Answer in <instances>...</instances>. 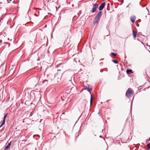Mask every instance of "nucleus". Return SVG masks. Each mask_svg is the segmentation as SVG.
<instances>
[{
	"label": "nucleus",
	"mask_w": 150,
	"mask_h": 150,
	"mask_svg": "<svg viewBox=\"0 0 150 150\" xmlns=\"http://www.w3.org/2000/svg\"><path fill=\"white\" fill-rule=\"evenodd\" d=\"M111 54L112 55V56H117V54H115L114 52H112L111 53Z\"/></svg>",
	"instance_id": "obj_14"
},
{
	"label": "nucleus",
	"mask_w": 150,
	"mask_h": 150,
	"mask_svg": "<svg viewBox=\"0 0 150 150\" xmlns=\"http://www.w3.org/2000/svg\"><path fill=\"white\" fill-rule=\"evenodd\" d=\"M134 93V91L131 88H129L127 90L126 96L128 98H130L132 97Z\"/></svg>",
	"instance_id": "obj_1"
},
{
	"label": "nucleus",
	"mask_w": 150,
	"mask_h": 150,
	"mask_svg": "<svg viewBox=\"0 0 150 150\" xmlns=\"http://www.w3.org/2000/svg\"><path fill=\"white\" fill-rule=\"evenodd\" d=\"M4 71H5L4 69V70H3V72H4Z\"/></svg>",
	"instance_id": "obj_22"
},
{
	"label": "nucleus",
	"mask_w": 150,
	"mask_h": 150,
	"mask_svg": "<svg viewBox=\"0 0 150 150\" xmlns=\"http://www.w3.org/2000/svg\"><path fill=\"white\" fill-rule=\"evenodd\" d=\"M137 26L138 27V26H139V25H137Z\"/></svg>",
	"instance_id": "obj_21"
},
{
	"label": "nucleus",
	"mask_w": 150,
	"mask_h": 150,
	"mask_svg": "<svg viewBox=\"0 0 150 150\" xmlns=\"http://www.w3.org/2000/svg\"><path fill=\"white\" fill-rule=\"evenodd\" d=\"M135 19L136 17L134 16H133L130 17V20L133 23H134Z\"/></svg>",
	"instance_id": "obj_5"
},
{
	"label": "nucleus",
	"mask_w": 150,
	"mask_h": 150,
	"mask_svg": "<svg viewBox=\"0 0 150 150\" xmlns=\"http://www.w3.org/2000/svg\"><path fill=\"white\" fill-rule=\"evenodd\" d=\"M5 120H3V121L0 126V128L2 127L5 124Z\"/></svg>",
	"instance_id": "obj_9"
},
{
	"label": "nucleus",
	"mask_w": 150,
	"mask_h": 150,
	"mask_svg": "<svg viewBox=\"0 0 150 150\" xmlns=\"http://www.w3.org/2000/svg\"><path fill=\"white\" fill-rule=\"evenodd\" d=\"M7 115H8V113H7L4 116L3 120H6V119L7 116Z\"/></svg>",
	"instance_id": "obj_13"
},
{
	"label": "nucleus",
	"mask_w": 150,
	"mask_h": 150,
	"mask_svg": "<svg viewBox=\"0 0 150 150\" xmlns=\"http://www.w3.org/2000/svg\"><path fill=\"white\" fill-rule=\"evenodd\" d=\"M130 4H130H128V5L127 6H126V7H127H127H128L129 6V4Z\"/></svg>",
	"instance_id": "obj_17"
},
{
	"label": "nucleus",
	"mask_w": 150,
	"mask_h": 150,
	"mask_svg": "<svg viewBox=\"0 0 150 150\" xmlns=\"http://www.w3.org/2000/svg\"><path fill=\"white\" fill-rule=\"evenodd\" d=\"M147 146L148 147V148L146 150H149L150 149V143H149L147 144Z\"/></svg>",
	"instance_id": "obj_11"
},
{
	"label": "nucleus",
	"mask_w": 150,
	"mask_h": 150,
	"mask_svg": "<svg viewBox=\"0 0 150 150\" xmlns=\"http://www.w3.org/2000/svg\"><path fill=\"white\" fill-rule=\"evenodd\" d=\"M103 129L102 130V132L103 131Z\"/></svg>",
	"instance_id": "obj_25"
},
{
	"label": "nucleus",
	"mask_w": 150,
	"mask_h": 150,
	"mask_svg": "<svg viewBox=\"0 0 150 150\" xmlns=\"http://www.w3.org/2000/svg\"><path fill=\"white\" fill-rule=\"evenodd\" d=\"M84 89H85V90H86V88H88V87H87V86H86V87H85V86H84Z\"/></svg>",
	"instance_id": "obj_16"
},
{
	"label": "nucleus",
	"mask_w": 150,
	"mask_h": 150,
	"mask_svg": "<svg viewBox=\"0 0 150 150\" xmlns=\"http://www.w3.org/2000/svg\"><path fill=\"white\" fill-rule=\"evenodd\" d=\"M2 42V40H0V42Z\"/></svg>",
	"instance_id": "obj_20"
},
{
	"label": "nucleus",
	"mask_w": 150,
	"mask_h": 150,
	"mask_svg": "<svg viewBox=\"0 0 150 150\" xmlns=\"http://www.w3.org/2000/svg\"><path fill=\"white\" fill-rule=\"evenodd\" d=\"M112 61L114 63L117 64L118 63V62L117 61L115 60H112Z\"/></svg>",
	"instance_id": "obj_10"
},
{
	"label": "nucleus",
	"mask_w": 150,
	"mask_h": 150,
	"mask_svg": "<svg viewBox=\"0 0 150 150\" xmlns=\"http://www.w3.org/2000/svg\"><path fill=\"white\" fill-rule=\"evenodd\" d=\"M11 142H10L9 143L8 145L6 146L5 148L6 149H8L9 147L11 145Z\"/></svg>",
	"instance_id": "obj_7"
},
{
	"label": "nucleus",
	"mask_w": 150,
	"mask_h": 150,
	"mask_svg": "<svg viewBox=\"0 0 150 150\" xmlns=\"http://www.w3.org/2000/svg\"><path fill=\"white\" fill-rule=\"evenodd\" d=\"M149 139H147V140H146V141L147 142H148V141H149Z\"/></svg>",
	"instance_id": "obj_18"
},
{
	"label": "nucleus",
	"mask_w": 150,
	"mask_h": 150,
	"mask_svg": "<svg viewBox=\"0 0 150 150\" xmlns=\"http://www.w3.org/2000/svg\"><path fill=\"white\" fill-rule=\"evenodd\" d=\"M107 10H109L107 8Z\"/></svg>",
	"instance_id": "obj_26"
},
{
	"label": "nucleus",
	"mask_w": 150,
	"mask_h": 150,
	"mask_svg": "<svg viewBox=\"0 0 150 150\" xmlns=\"http://www.w3.org/2000/svg\"><path fill=\"white\" fill-rule=\"evenodd\" d=\"M126 72L127 74H130L132 73V71L131 69H127Z\"/></svg>",
	"instance_id": "obj_8"
},
{
	"label": "nucleus",
	"mask_w": 150,
	"mask_h": 150,
	"mask_svg": "<svg viewBox=\"0 0 150 150\" xmlns=\"http://www.w3.org/2000/svg\"><path fill=\"white\" fill-rule=\"evenodd\" d=\"M102 12L101 11H99L96 15L95 18V21H93V24L95 25L97 24L99 22V21L101 16Z\"/></svg>",
	"instance_id": "obj_2"
},
{
	"label": "nucleus",
	"mask_w": 150,
	"mask_h": 150,
	"mask_svg": "<svg viewBox=\"0 0 150 150\" xmlns=\"http://www.w3.org/2000/svg\"><path fill=\"white\" fill-rule=\"evenodd\" d=\"M105 5V2L103 3L99 7V10L100 11H101L102 10L103 8H104Z\"/></svg>",
	"instance_id": "obj_4"
},
{
	"label": "nucleus",
	"mask_w": 150,
	"mask_h": 150,
	"mask_svg": "<svg viewBox=\"0 0 150 150\" xmlns=\"http://www.w3.org/2000/svg\"><path fill=\"white\" fill-rule=\"evenodd\" d=\"M133 32V36L134 38H135L137 36V32L135 31L134 30H132Z\"/></svg>",
	"instance_id": "obj_6"
},
{
	"label": "nucleus",
	"mask_w": 150,
	"mask_h": 150,
	"mask_svg": "<svg viewBox=\"0 0 150 150\" xmlns=\"http://www.w3.org/2000/svg\"><path fill=\"white\" fill-rule=\"evenodd\" d=\"M6 148H5V149H4V150H6Z\"/></svg>",
	"instance_id": "obj_24"
},
{
	"label": "nucleus",
	"mask_w": 150,
	"mask_h": 150,
	"mask_svg": "<svg viewBox=\"0 0 150 150\" xmlns=\"http://www.w3.org/2000/svg\"><path fill=\"white\" fill-rule=\"evenodd\" d=\"M60 71V70H58V71Z\"/></svg>",
	"instance_id": "obj_23"
},
{
	"label": "nucleus",
	"mask_w": 150,
	"mask_h": 150,
	"mask_svg": "<svg viewBox=\"0 0 150 150\" xmlns=\"http://www.w3.org/2000/svg\"><path fill=\"white\" fill-rule=\"evenodd\" d=\"M93 99V95H91V100H90L91 105Z\"/></svg>",
	"instance_id": "obj_12"
},
{
	"label": "nucleus",
	"mask_w": 150,
	"mask_h": 150,
	"mask_svg": "<svg viewBox=\"0 0 150 150\" xmlns=\"http://www.w3.org/2000/svg\"><path fill=\"white\" fill-rule=\"evenodd\" d=\"M100 138H101V137H102V136H101V135H100Z\"/></svg>",
	"instance_id": "obj_19"
},
{
	"label": "nucleus",
	"mask_w": 150,
	"mask_h": 150,
	"mask_svg": "<svg viewBox=\"0 0 150 150\" xmlns=\"http://www.w3.org/2000/svg\"><path fill=\"white\" fill-rule=\"evenodd\" d=\"M86 89L87 90V91L89 92L91 91L92 90V88H89L88 87V88H86Z\"/></svg>",
	"instance_id": "obj_15"
},
{
	"label": "nucleus",
	"mask_w": 150,
	"mask_h": 150,
	"mask_svg": "<svg viewBox=\"0 0 150 150\" xmlns=\"http://www.w3.org/2000/svg\"><path fill=\"white\" fill-rule=\"evenodd\" d=\"M98 5L97 3L94 4L93 6L91 12L92 13L95 12L97 10V8L98 7Z\"/></svg>",
	"instance_id": "obj_3"
}]
</instances>
